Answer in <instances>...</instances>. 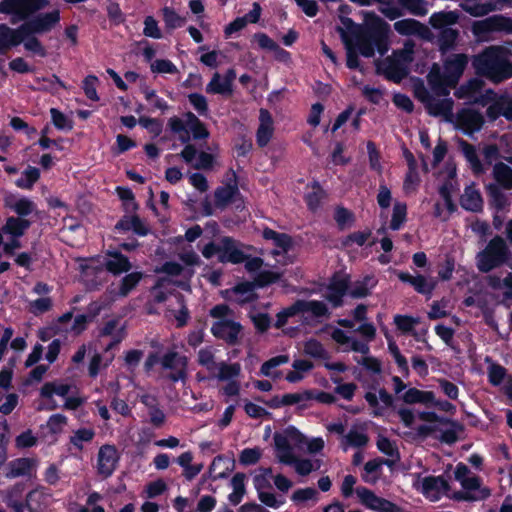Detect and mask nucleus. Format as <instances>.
I'll list each match as a JSON object with an SVG mask.
<instances>
[{
  "label": "nucleus",
  "instance_id": "52",
  "mask_svg": "<svg viewBox=\"0 0 512 512\" xmlns=\"http://www.w3.org/2000/svg\"><path fill=\"white\" fill-rule=\"evenodd\" d=\"M334 220L340 230H343L347 225H351L355 221V215L349 209L343 206H337L334 212Z\"/></svg>",
  "mask_w": 512,
  "mask_h": 512
},
{
  "label": "nucleus",
  "instance_id": "54",
  "mask_svg": "<svg viewBox=\"0 0 512 512\" xmlns=\"http://www.w3.org/2000/svg\"><path fill=\"white\" fill-rule=\"evenodd\" d=\"M167 126L171 132L181 134L179 139L182 143H187L190 140L189 131L181 118L177 116L169 118Z\"/></svg>",
  "mask_w": 512,
  "mask_h": 512
},
{
  "label": "nucleus",
  "instance_id": "40",
  "mask_svg": "<svg viewBox=\"0 0 512 512\" xmlns=\"http://www.w3.org/2000/svg\"><path fill=\"white\" fill-rule=\"evenodd\" d=\"M444 425H450V429L443 430L438 439L447 445H452L458 441V432L464 431V425L458 421L444 422Z\"/></svg>",
  "mask_w": 512,
  "mask_h": 512
},
{
  "label": "nucleus",
  "instance_id": "57",
  "mask_svg": "<svg viewBox=\"0 0 512 512\" xmlns=\"http://www.w3.org/2000/svg\"><path fill=\"white\" fill-rule=\"evenodd\" d=\"M162 14L165 25L169 29L179 28L185 21V19L178 15V13L171 7L165 6L162 9Z\"/></svg>",
  "mask_w": 512,
  "mask_h": 512
},
{
  "label": "nucleus",
  "instance_id": "38",
  "mask_svg": "<svg viewBox=\"0 0 512 512\" xmlns=\"http://www.w3.org/2000/svg\"><path fill=\"white\" fill-rule=\"evenodd\" d=\"M438 46L441 52H447L454 48L456 41L459 37V31L454 28H447L439 30Z\"/></svg>",
  "mask_w": 512,
  "mask_h": 512
},
{
  "label": "nucleus",
  "instance_id": "14",
  "mask_svg": "<svg viewBox=\"0 0 512 512\" xmlns=\"http://www.w3.org/2000/svg\"><path fill=\"white\" fill-rule=\"evenodd\" d=\"M347 293H349V279L333 275L327 285L325 299L331 303L333 308H339L343 306V297Z\"/></svg>",
  "mask_w": 512,
  "mask_h": 512
},
{
  "label": "nucleus",
  "instance_id": "63",
  "mask_svg": "<svg viewBox=\"0 0 512 512\" xmlns=\"http://www.w3.org/2000/svg\"><path fill=\"white\" fill-rule=\"evenodd\" d=\"M419 21L415 19H402L394 23V29L401 35L411 36L417 31Z\"/></svg>",
  "mask_w": 512,
  "mask_h": 512
},
{
  "label": "nucleus",
  "instance_id": "16",
  "mask_svg": "<svg viewBox=\"0 0 512 512\" xmlns=\"http://www.w3.org/2000/svg\"><path fill=\"white\" fill-rule=\"evenodd\" d=\"M457 122L459 126L467 134L479 131L484 125L483 115L474 109H462L457 114Z\"/></svg>",
  "mask_w": 512,
  "mask_h": 512
},
{
  "label": "nucleus",
  "instance_id": "62",
  "mask_svg": "<svg viewBox=\"0 0 512 512\" xmlns=\"http://www.w3.org/2000/svg\"><path fill=\"white\" fill-rule=\"evenodd\" d=\"M289 362V356L287 354L277 355L275 357L270 358L269 360L265 361L260 368V373L263 376L269 377L272 376L271 370L286 364Z\"/></svg>",
  "mask_w": 512,
  "mask_h": 512
},
{
  "label": "nucleus",
  "instance_id": "12",
  "mask_svg": "<svg viewBox=\"0 0 512 512\" xmlns=\"http://www.w3.org/2000/svg\"><path fill=\"white\" fill-rule=\"evenodd\" d=\"M119 455L116 447L104 444L100 447L97 457V473L103 478L112 476L119 462Z\"/></svg>",
  "mask_w": 512,
  "mask_h": 512
},
{
  "label": "nucleus",
  "instance_id": "10",
  "mask_svg": "<svg viewBox=\"0 0 512 512\" xmlns=\"http://www.w3.org/2000/svg\"><path fill=\"white\" fill-rule=\"evenodd\" d=\"M188 359L176 351H168L161 357V366L163 369L172 370L168 379L176 383L183 381L187 377Z\"/></svg>",
  "mask_w": 512,
  "mask_h": 512
},
{
  "label": "nucleus",
  "instance_id": "34",
  "mask_svg": "<svg viewBox=\"0 0 512 512\" xmlns=\"http://www.w3.org/2000/svg\"><path fill=\"white\" fill-rule=\"evenodd\" d=\"M402 400L406 404H425L430 405L435 402V394L432 391H423L417 388H409L402 396Z\"/></svg>",
  "mask_w": 512,
  "mask_h": 512
},
{
  "label": "nucleus",
  "instance_id": "5",
  "mask_svg": "<svg viewBox=\"0 0 512 512\" xmlns=\"http://www.w3.org/2000/svg\"><path fill=\"white\" fill-rule=\"evenodd\" d=\"M511 258L510 249L500 235H495L486 246L477 252L475 264L479 272L489 273L507 264Z\"/></svg>",
  "mask_w": 512,
  "mask_h": 512
},
{
  "label": "nucleus",
  "instance_id": "24",
  "mask_svg": "<svg viewBox=\"0 0 512 512\" xmlns=\"http://www.w3.org/2000/svg\"><path fill=\"white\" fill-rule=\"evenodd\" d=\"M428 82L431 89L437 95H447L449 93L448 86H453L456 83L451 82V76H449L446 72L440 73V71H431L428 75Z\"/></svg>",
  "mask_w": 512,
  "mask_h": 512
},
{
  "label": "nucleus",
  "instance_id": "55",
  "mask_svg": "<svg viewBox=\"0 0 512 512\" xmlns=\"http://www.w3.org/2000/svg\"><path fill=\"white\" fill-rule=\"evenodd\" d=\"M333 383L337 384L335 387V393L340 395L343 399L351 401L357 390V385L353 382L341 384L342 379L340 377L332 378Z\"/></svg>",
  "mask_w": 512,
  "mask_h": 512
},
{
  "label": "nucleus",
  "instance_id": "22",
  "mask_svg": "<svg viewBox=\"0 0 512 512\" xmlns=\"http://www.w3.org/2000/svg\"><path fill=\"white\" fill-rule=\"evenodd\" d=\"M459 17L457 11L434 12L429 18V24L437 30L447 29L458 23Z\"/></svg>",
  "mask_w": 512,
  "mask_h": 512
},
{
  "label": "nucleus",
  "instance_id": "21",
  "mask_svg": "<svg viewBox=\"0 0 512 512\" xmlns=\"http://www.w3.org/2000/svg\"><path fill=\"white\" fill-rule=\"evenodd\" d=\"M331 338L339 345L351 344L350 349L361 354H368L370 348L367 343L353 339L340 328H335L331 333Z\"/></svg>",
  "mask_w": 512,
  "mask_h": 512
},
{
  "label": "nucleus",
  "instance_id": "26",
  "mask_svg": "<svg viewBox=\"0 0 512 512\" xmlns=\"http://www.w3.org/2000/svg\"><path fill=\"white\" fill-rule=\"evenodd\" d=\"M262 237L265 240H272L274 245L280 248L283 253L290 251L293 246V240L289 234L277 232L269 227L263 229Z\"/></svg>",
  "mask_w": 512,
  "mask_h": 512
},
{
  "label": "nucleus",
  "instance_id": "35",
  "mask_svg": "<svg viewBox=\"0 0 512 512\" xmlns=\"http://www.w3.org/2000/svg\"><path fill=\"white\" fill-rule=\"evenodd\" d=\"M296 307L299 313L311 312L315 317H326L329 315L328 307L319 300H297Z\"/></svg>",
  "mask_w": 512,
  "mask_h": 512
},
{
  "label": "nucleus",
  "instance_id": "19",
  "mask_svg": "<svg viewBox=\"0 0 512 512\" xmlns=\"http://www.w3.org/2000/svg\"><path fill=\"white\" fill-rule=\"evenodd\" d=\"M144 278V273L141 271L130 272L121 278L118 288L113 294L117 297H127L141 282Z\"/></svg>",
  "mask_w": 512,
  "mask_h": 512
},
{
  "label": "nucleus",
  "instance_id": "13",
  "mask_svg": "<svg viewBox=\"0 0 512 512\" xmlns=\"http://www.w3.org/2000/svg\"><path fill=\"white\" fill-rule=\"evenodd\" d=\"M238 244L239 243L230 236L222 237L220 240L218 261L220 263L232 264L243 263L247 259V254L238 248Z\"/></svg>",
  "mask_w": 512,
  "mask_h": 512
},
{
  "label": "nucleus",
  "instance_id": "53",
  "mask_svg": "<svg viewBox=\"0 0 512 512\" xmlns=\"http://www.w3.org/2000/svg\"><path fill=\"white\" fill-rule=\"evenodd\" d=\"M99 79L96 75H87L82 81V89L85 96L91 101H99V95L97 93V85Z\"/></svg>",
  "mask_w": 512,
  "mask_h": 512
},
{
  "label": "nucleus",
  "instance_id": "20",
  "mask_svg": "<svg viewBox=\"0 0 512 512\" xmlns=\"http://www.w3.org/2000/svg\"><path fill=\"white\" fill-rule=\"evenodd\" d=\"M255 288V283L252 281H242L237 283L231 288V291H234V294L239 296L235 298V302L240 305H244L257 301L258 295L254 291Z\"/></svg>",
  "mask_w": 512,
  "mask_h": 512
},
{
  "label": "nucleus",
  "instance_id": "58",
  "mask_svg": "<svg viewBox=\"0 0 512 512\" xmlns=\"http://www.w3.org/2000/svg\"><path fill=\"white\" fill-rule=\"evenodd\" d=\"M188 100L193 108L197 111L200 116L207 117L209 114V107L207 99L204 95L200 93H190L188 95Z\"/></svg>",
  "mask_w": 512,
  "mask_h": 512
},
{
  "label": "nucleus",
  "instance_id": "30",
  "mask_svg": "<svg viewBox=\"0 0 512 512\" xmlns=\"http://www.w3.org/2000/svg\"><path fill=\"white\" fill-rule=\"evenodd\" d=\"M450 490L449 482L442 476H427L422 481V492L426 495L431 492H443L449 497Z\"/></svg>",
  "mask_w": 512,
  "mask_h": 512
},
{
  "label": "nucleus",
  "instance_id": "44",
  "mask_svg": "<svg viewBox=\"0 0 512 512\" xmlns=\"http://www.w3.org/2000/svg\"><path fill=\"white\" fill-rule=\"evenodd\" d=\"M474 0L465 1L461 8L474 17H481L491 12L494 7L491 3H474Z\"/></svg>",
  "mask_w": 512,
  "mask_h": 512
},
{
  "label": "nucleus",
  "instance_id": "37",
  "mask_svg": "<svg viewBox=\"0 0 512 512\" xmlns=\"http://www.w3.org/2000/svg\"><path fill=\"white\" fill-rule=\"evenodd\" d=\"M428 113L432 116H448L452 113L453 100L444 98L440 100L429 101L426 105Z\"/></svg>",
  "mask_w": 512,
  "mask_h": 512
},
{
  "label": "nucleus",
  "instance_id": "7",
  "mask_svg": "<svg viewBox=\"0 0 512 512\" xmlns=\"http://www.w3.org/2000/svg\"><path fill=\"white\" fill-rule=\"evenodd\" d=\"M464 491H454L449 497L457 502H473L484 500L490 496V490L481 489V478L477 475L467 477L460 482Z\"/></svg>",
  "mask_w": 512,
  "mask_h": 512
},
{
  "label": "nucleus",
  "instance_id": "3",
  "mask_svg": "<svg viewBox=\"0 0 512 512\" xmlns=\"http://www.w3.org/2000/svg\"><path fill=\"white\" fill-rule=\"evenodd\" d=\"M472 65L477 75L496 84L512 77V62L502 46L485 48L473 57Z\"/></svg>",
  "mask_w": 512,
  "mask_h": 512
},
{
  "label": "nucleus",
  "instance_id": "15",
  "mask_svg": "<svg viewBox=\"0 0 512 512\" xmlns=\"http://www.w3.org/2000/svg\"><path fill=\"white\" fill-rule=\"evenodd\" d=\"M105 254L108 257L104 263L107 272L114 276H119L131 270L132 263L121 251L109 249Z\"/></svg>",
  "mask_w": 512,
  "mask_h": 512
},
{
  "label": "nucleus",
  "instance_id": "25",
  "mask_svg": "<svg viewBox=\"0 0 512 512\" xmlns=\"http://www.w3.org/2000/svg\"><path fill=\"white\" fill-rule=\"evenodd\" d=\"M21 43L22 37L18 28L14 30L5 24L0 25V54L4 53L11 47L18 46Z\"/></svg>",
  "mask_w": 512,
  "mask_h": 512
},
{
  "label": "nucleus",
  "instance_id": "56",
  "mask_svg": "<svg viewBox=\"0 0 512 512\" xmlns=\"http://www.w3.org/2000/svg\"><path fill=\"white\" fill-rule=\"evenodd\" d=\"M418 323V318L409 315L397 314L394 316V324L403 334L411 333L414 330L415 325Z\"/></svg>",
  "mask_w": 512,
  "mask_h": 512
},
{
  "label": "nucleus",
  "instance_id": "43",
  "mask_svg": "<svg viewBox=\"0 0 512 512\" xmlns=\"http://www.w3.org/2000/svg\"><path fill=\"white\" fill-rule=\"evenodd\" d=\"M407 219V205L403 202H396L393 207L392 218L390 221V229L399 230Z\"/></svg>",
  "mask_w": 512,
  "mask_h": 512
},
{
  "label": "nucleus",
  "instance_id": "32",
  "mask_svg": "<svg viewBox=\"0 0 512 512\" xmlns=\"http://www.w3.org/2000/svg\"><path fill=\"white\" fill-rule=\"evenodd\" d=\"M501 188L502 187L495 183H489L486 185L489 205L495 208L498 212L503 211L509 204L508 199Z\"/></svg>",
  "mask_w": 512,
  "mask_h": 512
},
{
  "label": "nucleus",
  "instance_id": "4",
  "mask_svg": "<svg viewBox=\"0 0 512 512\" xmlns=\"http://www.w3.org/2000/svg\"><path fill=\"white\" fill-rule=\"evenodd\" d=\"M273 440L280 463L294 464L296 472L301 476H307L313 471V464L309 459H297L293 454L291 443L297 448H302L306 443V437L295 426H288L283 433L275 432Z\"/></svg>",
  "mask_w": 512,
  "mask_h": 512
},
{
  "label": "nucleus",
  "instance_id": "18",
  "mask_svg": "<svg viewBox=\"0 0 512 512\" xmlns=\"http://www.w3.org/2000/svg\"><path fill=\"white\" fill-rule=\"evenodd\" d=\"M461 207L473 213H480L483 211V199L479 190L475 189L472 185L464 189L463 195L460 197Z\"/></svg>",
  "mask_w": 512,
  "mask_h": 512
},
{
  "label": "nucleus",
  "instance_id": "11",
  "mask_svg": "<svg viewBox=\"0 0 512 512\" xmlns=\"http://www.w3.org/2000/svg\"><path fill=\"white\" fill-rule=\"evenodd\" d=\"M242 325L230 319H221L213 323L211 333L217 339L225 341L228 345L238 344Z\"/></svg>",
  "mask_w": 512,
  "mask_h": 512
},
{
  "label": "nucleus",
  "instance_id": "23",
  "mask_svg": "<svg viewBox=\"0 0 512 512\" xmlns=\"http://www.w3.org/2000/svg\"><path fill=\"white\" fill-rule=\"evenodd\" d=\"M459 146L461 148V151H462L465 159L469 163L472 172L475 175H480V174L484 173L485 170H484L483 164L477 154L476 147L473 144H471L463 139L460 140Z\"/></svg>",
  "mask_w": 512,
  "mask_h": 512
},
{
  "label": "nucleus",
  "instance_id": "61",
  "mask_svg": "<svg viewBox=\"0 0 512 512\" xmlns=\"http://www.w3.org/2000/svg\"><path fill=\"white\" fill-rule=\"evenodd\" d=\"M241 372L240 364L238 363H232L227 364L225 362L220 363L219 365V373H218V379L220 381H227L232 380L233 378L237 377Z\"/></svg>",
  "mask_w": 512,
  "mask_h": 512
},
{
  "label": "nucleus",
  "instance_id": "31",
  "mask_svg": "<svg viewBox=\"0 0 512 512\" xmlns=\"http://www.w3.org/2000/svg\"><path fill=\"white\" fill-rule=\"evenodd\" d=\"M492 176L498 186L506 190L512 189V168L509 165L503 162L495 163Z\"/></svg>",
  "mask_w": 512,
  "mask_h": 512
},
{
  "label": "nucleus",
  "instance_id": "41",
  "mask_svg": "<svg viewBox=\"0 0 512 512\" xmlns=\"http://www.w3.org/2000/svg\"><path fill=\"white\" fill-rule=\"evenodd\" d=\"M95 437V431L92 428H79L74 431L73 435L70 436L69 442L77 450L82 451L84 446L83 443L91 442Z\"/></svg>",
  "mask_w": 512,
  "mask_h": 512
},
{
  "label": "nucleus",
  "instance_id": "49",
  "mask_svg": "<svg viewBox=\"0 0 512 512\" xmlns=\"http://www.w3.org/2000/svg\"><path fill=\"white\" fill-rule=\"evenodd\" d=\"M397 2L403 7V10H407L415 16H425L428 13L425 0H397Z\"/></svg>",
  "mask_w": 512,
  "mask_h": 512
},
{
  "label": "nucleus",
  "instance_id": "1",
  "mask_svg": "<svg viewBox=\"0 0 512 512\" xmlns=\"http://www.w3.org/2000/svg\"><path fill=\"white\" fill-rule=\"evenodd\" d=\"M350 35L342 31V41L346 48V66L351 70L360 67L359 54L370 58L375 50L383 56L389 50V25L380 17L373 18L365 26L357 25L351 18L342 19Z\"/></svg>",
  "mask_w": 512,
  "mask_h": 512
},
{
  "label": "nucleus",
  "instance_id": "42",
  "mask_svg": "<svg viewBox=\"0 0 512 512\" xmlns=\"http://www.w3.org/2000/svg\"><path fill=\"white\" fill-rule=\"evenodd\" d=\"M381 463L378 458L369 460L364 465L362 480L369 484H375L380 478Z\"/></svg>",
  "mask_w": 512,
  "mask_h": 512
},
{
  "label": "nucleus",
  "instance_id": "47",
  "mask_svg": "<svg viewBox=\"0 0 512 512\" xmlns=\"http://www.w3.org/2000/svg\"><path fill=\"white\" fill-rule=\"evenodd\" d=\"M9 207L18 215V218H25L36 210V204L27 197L19 198Z\"/></svg>",
  "mask_w": 512,
  "mask_h": 512
},
{
  "label": "nucleus",
  "instance_id": "33",
  "mask_svg": "<svg viewBox=\"0 0 512 512\" xmlns=\"http://www.w3.org/2000/svg\"><path fill=\"white\" fill-rule=\"evenodd\" d=\"M376 284L377 280L373 275H366L353 284L349 295L355 299L365 298L370 295L371 289H373Z\"/></svg>",
  "mask_w": 512,
  "mask_h": 512
},
{
  "label": "nucleus",
  "instance_id": "17",
  "mask_svg": "<svg viewBox=\"0 0 512 512\" xmlns=\"http://www.w3.org/2000/svg\"><path fill=\"white\" fill-rule=\"evenodd\" d=\"M383 65L385 66L384 68H382V64L377 65V72L382 73L387 80L396 84H399L410 73L409 67L396 63L389 58L385 59Z\"/></svg>",
  "mask_w": 512,
  "mask_h": 512
},
{
  "label": "nucleus",
  "instance_id": "6",
  "mask_svg": "<svg viewBox=\"0 0 512 512\" xmlns=\"http://www.w3.org/2000/svg\"><path fill=\"white\" fill-rule=\"evenodd\" d=\"M472 32L478 38H488L493 32L512 33V19L504 15H493L483 20L475 21Z\"/></svg>",
  "mask_w": 512,
  "mask_h": 512
},
{
  "label": "nucleus",
  "instance_id": "28",
  "mask_svg": "<svg viewBox=\"0 0 512 512\" xmlns=\"http://www.w3.org/2000/svg\"><path fill=\"white\" fill-rule=\"evenodd\" d=\"M33 467V460L30 458H17L8 463L6 472L7 478H16L20 476L30 475Z\"/></svg>",
  "mask_w": 512,
  "mask_h": 512
},
{
  "label": "nucleus",
  "instance_id": "27",
  "mask_svg": "<svg viewBox=\"0 0 512 512\" xmlns=\"http://www.w3.org/2000/svg\"><path fill=\"white\" fill-rule=\"evenodd\" d=\"M31 224L32 222L28 219L10 216L2 229L4 233L14 238H20L30 228Z\"/></svg>",
  "mask_w": 512,
  "mask_h": 512
},
{
  "label": "nucleus",
  "instance_id": "51",
  "mask_svg": "<svg viewBox=\"0 0 512 512\" xmlns=\"http://www.w3.org/2000/svg\"><path fill=\"white\" fill-rule=\"evenodd\" d=\"M206 92L209 94L231 95L233 93V89L228 88V86L221 81L220 74L216 72L207 84Z\"/></svg>",
  "mask_w": 512,
  "mask_h": 512
},
{
  "label": "nucleus",
  "instance_id": "9",
  "mask_svg": "<svg viewBox=\"0 0 512 512\" xmlns=\"http://www.w3.org/2000/svg\"><path fill=\"white\" fill-rule=\"evenodd\" d=\"M236 172L230 168L227 173V182L219 186L214 192V204L217 208L223 210L235 201L236 196L240 195Z\"/></svg>",
  "mask_w": 512,
  "mask_h": 512
},
{
  "label": "nucleus",
  "instance_id": "59",
  "mask_svg": "<svg viewBox=\"0 0 512 512\" xmlns=\"http://www.w3.org/2000/svg\"><path fill=\"white\" fill-rule=\"evenodd\" d=\"M314 397L313 390H305L302 393H287L281 396L283 406L298 404L302 401L312 400Z\"/></svg>",
  "mask_w": 512,
  "mask_h": 512
},
{
  "label": "nucleus",
  "instance_id": "45",
  "mask_svg": "<svg viewBox=\"0 0 512 512\" xmlns=\"http://www.w3.org/2000/svg\"><path fill=\"white\" fill-rule=\"evenodd\" d=\"M380 12L390 20H395L403 16V7H401L397 0H381Z\"/></svg>",
  "mask_w": 512,
  "mask_h": 512
},
{
  "label": "nucleus",
  "instance_id": "64",
  "mask_svg": "<svg viewBox=\"0 0 512 512\" xmlns=\"http://www.w3.org/2000/svg\"><path fill=\"white\" fill-rule=\"evenodd\" d=\"M279 280V274L270 270L260 271L255 277L253 283L256 288H263L276 283Z\"/></svg>",
  "mask_w": 512,
  "mask_h": 512
},
{
  "label": "nucleus",
  "instance_id": "46",
  "mask_svg": "<svg viewBox=\"0 0 512 512\" xmlns=\"http://www.w3.org/2000/svg\"><path fill=\"white\" fill-rule=\"evenodd\" d=\"M304 352L310 357L316 359L329 358V354L324 348L323 344L315 338H311L304 343Z\"/></svg>",
  "mask_w": 512,
  "mask_h": 512
},
{
  "label": "nucleus",
  "instance_id": "2",
  "mask_svg": "<svg viewBox=\"0 0 512 512\" xmlns=\"http://www.w3.org/2000/svg\"><path fill=\"white\" fill-rule=\"evenodd\" d=\"M47 0H2L0 13L13 15L24 22L18 27L21 37L50 32L60 21V12L55 9L50 12L31 14L44 8Z\"/></svg>",
  "mask_w": 512,
  "mask_h": 512
},
{
  "label": "nucleus",
  "instance_id": "39",
  "mask_svg": "<svg viewBox=\"0 0 512 512\" xmlns=\"http://www.w3.org/2000/svg\"><path fill=\"white\" fill-rule=\"evenodd\" d=\"M40 178V170L33 166H28L20 178L15 181V185L21 189L30 190Z\"/></svg>",
  "mask_w": 512,
  "mask_h": 512
},
{
  "label": "nucleus",
  "instance_id": "48",
  "mask_svg": "<svg viewBox=\"0 0 512 512\" xmlns=\"http://www.w3.org/2000/svg\"><path fill=\"white\" fill-rule=\"evenodd\" d=\"M70 391L68 384L56 385L54 382H46L40 390V396L42 398H52L54 394L65 397Z\"/></svg>",
  "mask_w": 512,
  "mask_h": 512
},
{
  "label": "nucleus",
  "instance_id": "29",
  "mask_svg": "<svg viewBox=\"0 0 512 512\" xmlns=\"http://www.w3.org/2000/svg\"><path fill=\"white\" fill-rule=\"evenodd\" d=\"M468 63V58L465 54H456L445 62V72L451 76V82H457L460 75H462Z\"/></svg>",
  "mask_w": 512,
  "mask_h": 512
},
{
  "label": "nucleus",
  "instance_id": "8",
  "mask_svg": "<svg viewBox=\"0 0 512 512\" xmlns=\"http://www.w3.org/2000/svg\"><path fill=\"white\" fill-rule=\"evenodd\" d=\"M356 494L362 505L374 512H403L402 507L392 501L376 495L366 487H357Z\"/></svg>",
  "mask_w": 512,
  "mask_h": 512
},
{
  "label": "nucleus",
  "instance_id": "60",
  "mask_svg": "<svg viewBox=\"0 0 512 512\" xmlns=\"http://www.w3.org/2000/svg\"><path fill=\"white\" fill-rule=\"evenodd\" d=\"M314 188H316L317 190L305 195V202L307 208L311 212H316L320 208L324 193L318 182L315 183Z\"/></svg>",
  "mask_w": 512,
  "mask_h": 512
},
{
  "label": "nucleus",
  "instance_id": "36",
  "mask_svg": "<svg viewBox=\"0 0 512 512\" xmlns=\"http://www.w3.org/2000/svg\"><path fill=\"white\" fill-rule=\"evenodd\" d=\"M414 47V43L408 40L404 43L403 48L394 50L392 56L388 58L405 67H409L414 60Z\"/></svg>",
  "mask_w": 512,
  "mask_h": 512
},
{
  "label": "nucleus",
  "instance_id": "50",
  "mask_svg": "<svg viewBox=\"0 0 512 512\" xmlns=\"http://www.w3.org/2000/svg\"><path fill=\"white\" fill-rule=\"evenodd\" d=\"M50 115L56 129L61 131H71L73 129V121L59 109L51 108Z\"/></svg>",
  "mask_w": 512,
  "mask_h": 512
}]
</instances>
